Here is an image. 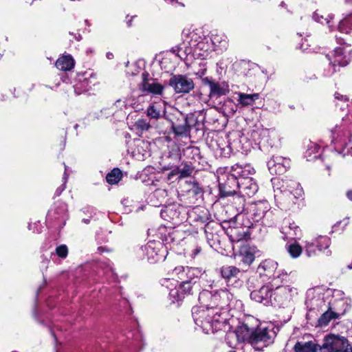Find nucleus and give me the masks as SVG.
Here are the masks:
<instances>
[{
  "mask_svg": "<svg viewBox=\"0 0 352 352\" xmlns=\"http://www.w3.org/2000/svg\"><path fill=\"white\" fill-rule=\"evenodd\" d=\"M147 116L151 118L158 119L162 116L161 111L155 105H151L146 110Z\"/></svg>",
  "mask_w": 352,
  "mask_h": 352,
  "instance_id": "37",
  "label": "nucleus"
},
{
  "mask_svg": "<svg viewBox=\"0 0 352 352\" xmlns=\"http://www.w3.org/2000/svg\"><path fill=\"white\" fill-rule=\"evenodd\" d=\"M202 274V270L197 267H190L184 266L175 267L168 275L172 279L177 278L178 280H185L190 281L194 284L197 279Z\"/></svg>",
  "mask_w": 352,
  "mask_h": 352,
  "instance_id": "11",
  "label": "nucleus"
},
{
  "mask_svg": "<svg viewBox=\"0 0 352 352\" xmlns=\"http://www.w3.org/2000/svg\"><path fill=\"white\" fill-rule=\"evenodd\" d=\"M226 341L227 343L230 345L231 347H236V344L239 343L240 342L236 340V338H228V333L226 335Z\"/></svg>",
  "mask_w": 352,
  "mask_h": 352,
  "instance_id": "44",
  "label": "nucleus"
},
{
  "mask_svg": "<svg viewBox=\"0 0 352 352\" xmlns=\"http://www.w3.org/2000/svg\"><path fill=\"white\" fill-rule=\"evenodd\" d=\"M198 38L196 32L190 28H184L181 35V43L173 47L171 51L181 59H185L191 54L205 58L210 50V45L204 41H198Z\"/></svg>",
  "mask_w": 352,
  "mask_h": 352,
  "instance_id": "1",
  "label": "nucleus"
},
{
  "mask_svg": "<svg viewBox=\"0 0 352 352\" xmlns=\"http://www.w3.org/2000/svg\"><path fill=\"white\" fill-rule=\"evenodd\" d=\"M271 131L268 129L263 127H257L251 132V136L255 142L263 140L265 138L268 137Z\"/></svg>",
  "mask_w": 352,
  "mask_h": 352,
  "instance_id": "29",
  "label": "nucleus"
},
{
  "mask_svg": "<svg viewBox=\"0 0 352 352\" xmlns=\"http://www.w3.org/2000/svg\"><path fill=\"white\" fill-rule=\"evenodd\" d=\"M222 188H223V184H220V188H221V191H222Z\"/></svg>",
  "mask_w": 352,
  "mask_h": 352,
  "instance_id": "57",
  "label": "nucleus"
},
{
  "mask_svg": "<svg viewBox=\"0 0 352 352\" xmlns=\"http://www.w3.org/2000/svg\"><path fill=\"white\" fill-rule=\"evenodd\" d=\"M124 104V101H122L121 100H118L116 102V105H119L120 104Z\"/></svg>",
  "mask_w": 352,
  "mask_h": 352,
  "instance_id": "52",
  "label": "nucleus"
},
{
  "mask_svg": "<svg viewBox=\"0 0 352 352\" xmlns=\"http://www.w3.org/2000/svg\"><path fill=\"white\" fill-rule=\"evenodd\" d=\"M285 248L290 256L293 258H298L302 252V247L296 242L289 244L287 243Z\"/></svg>",
  "mask_w": 352,
  "mask_h": 352,
  "instance_id": "33",
  "label": "nucleus"
},
{
  "mask_svg": "<svg viewBox=\"0 0 352 352\" xmlns=\"http://www.w3.org/2000/svg\"><path fill=\"white\" fill-rule=\"evenodd\" d=\"M233 185H236L239 189V192L243 197H252L258 189L257 184L252 177L241 178L240 180H237V182L233 184Z\"/></svg>",
  "mask_w": 352,
  "mask_h": 352,
  "instance_id": "17",
  "label": "nucleus"
},
{
  "mask_svg": "<svg viewBox=\"0 0 352 352\" xmlns=\"http://www.w3.org/2000/svg\"><path fill=\"white\" fill-rule=\"evenodd\" d=\"M182 238L181 233L178 230H172L168 232V235H165L162 240L165 245L177 244L182 240Z\"/></svg>",
  "mask_w": 352,
  "mask_h": 352,
  "instance_id": "30",
  "label": "nucleus"
},
{
  "mask_svg": "<svg viewBox=\"0 0 352 352\" xmlns=\"http://www.w3.org/2000/svg\"><path fill=\"white\" fill-rule=\"evenodd\" d=\"M289 160L281 156H274L267 162L268 168L272 174L282 175L286 172Z\"/></svg>",
  "mask_w": 352,
  "mask_h": 352,
  "instance_id": "19",
  "label": "nucleus"
},
{
  "mask_svg": "<svg viewBox=\"0 0 352 352\" xmlns=\"http://www.w3.org/2000/svg\"><path fill=\"white\" fill-rule=\"evenodd\" d=\"M270 210V205L267 201H260L255 204L253 211L254 220L258 221L265 217Z\"/></svg>",
  "mask_w": 352,
  "mask_h": 352,
  "instance_id": "24",
  "label": "nucleus"
},
{
  "mask_svg": "<svg viewBox=\"0 0 352 352\" xmlns=\"http://www.w3.org/2000/svg\"><path fill=\"white\" fill-rule=\"evenodd\" d=\"M340 33L349 34L352 30V14L342 20L338 27Z\"/></svg>",
  "mask_w": 352,
  "mask_h": 352,
  "instance_id": "32",
  "label": "nucleus"
},
{
  "mask_svg": "<svg viewBox=\"0 0 352 352\" xmlns=\"http://www.w3.org/2000/svg\"><path fill=\"white\" fill-rule=\"evenodd\" d=\"M134 126L137 130L141 132L148 131L151 128L150 123L146 119L138 120Z\"/></svg>",
  "mask_w": 352,
  "mask_h": 352,
  "instance_id": "36",
  "label": "nucleus"
},
{
  "mask_svg": "<svg viewBox=\"0 0 352 352\" xmlns=\"http://www.w3.org/2000/svg\"><path fill=\"white\" fill-rule=\"evenodd\" d=\"M201 248L199 246H195L193 250L191 251V256L192 258L195 257L200 252H201Z\"/></svg>",
  "mask_w": 352,
  "mask_h": 352,
  "instance_id": "45",
  "label": "nucleus"
},
{
  "mask_svg": "<svg viewBox=\"0 0 352 352\" xmlns=\"http://www.w3.org/2000/svg\"><path fill=\"white\" fill-rule=\"evenodd\" d=\"M335 36H336V38L338 40V43H341L340 41H343V40H344V38H342V37H340V36H338V35H336Z\"/></svg>",
  "mask_w": 352,
  "mask_h": 352,
  "instance_id": "50",
  "label": "nucleus"
},
{
  "mask_svg": "<svg viewBox=\"0 0 352 352\" xmlns=\"http://www.w3.org/2000/svg\"><path fill=\"white\" fill-rule=\"evenodd\" d=\"M83 221L86 223H87L89 222V220L88 219H83Z\"/></svg>",
  "mask_w": 352,
  "mask_h": 352,
  "instance_id": "56",
  "label": "nucleus"
},
{
  "mask_svg": "<svg viewBox=\"0 0 352 352\" xmlns=\"http://www.w3.org/2000/svg\"><path fill=\"white\" fill-rule=\"evenodd\" d=\"M138 88L140 91L153 95H162L164 87L155 79L149 77V74L144 72L142 74V82Z\"/></svg>",
  "mask_w": 352,
  "mask_h": 352,
  "instance_id": "14",
  "label": "nucleus"
},
{
  "mask_svg": "<svg viewBox=\"0 0 352 352\" xmlns=\"http://www.w3.org/2000/svg\"><path fill=\"white\" fill-rule=\"evenodd\" d=\"M238 95V103L241 107L251 106L254 104L255 100L259 98L258 94H248L241 92L236 94Z\"/></svg>",
  "mask_w": 352,
  "mask_h": 352,
  "instance_id": "25",
  "label": "nucleus"
},
{
  "mask_svg": "<svg viewBox=\"0 0 352 352\" xmlns=\"http://www.w3.org/2000/svg\"><path fill=\"white\" fill-rule=\"evenodd\" d=\"M106 56L108 59H112L113 58V54L111 52H107Z\"/></svg>",
  "mask_w": 352,
  "mask_h": 352,
  "instance_id": "48",
  "label": "nucleus"
},
{
  "mask_svg": "<svg viewBox=\"0 0 352 352\" xmlns=\"http://www.w3.org/2000/svg\"><path fill=\"white\" fill-rule=\"evenodd\" d=\"M169 85L175 93L182 94L190 93L195 87L192 79L182 74L173 75L170 78Z\"/></svg>",
  "mask_w": 352,
  "mask_h": 352,
  "instance_id": "13",
  "label": "nucleus"
},
{
  "mask_svg": "<svg viewBox=\"0 0 352 352\" xmlns=\"http://www.w3.org/2000/svg\"><path fill=\"white\" fill-rule=\"evenodd\" d=\"M282 233L285 234L286 239H293L298 236L300 234V230L294 222L288 223L282 228Z\"/></svg>",
  "mask_w": 352,
  "mask_h": 352,
  "instance_id": "26",
  "label": "nucleus"
},
{
  "mask_svg": "<svg viewBox=\"0 0 352 352\" xmlns=\"http://www.w3.org/2000/svg\"><path fill=\"white\" fill-rule=\"evenodd\" d=\"M330 245L331 240L329 237L326 236H318L311 241H306L305 249L309 257L316 254L315 247H316L320 252H324L327 256H330L331 252L328 250Z\"/></svg>",
  "mask_w": 352,
  "mask_h": 352,
  "instance_id": "12",
  "label": "nucleus"
},
{
  "mask_svg": "<svg viewBox=\"0 0 352 352\" xmlns=\"http://www.w3.org/2000/svg\"><path fill=\"white\" fill-rule=\"evenodd\" d=\"M135 145L137 147L138 152L139 153L142 154L144 155L143 151L146 149H148L149 147V144L148 142H145L142 140L138 139L135 140Z\"/></svg>",
  "mask_w": 352,
  "mask_h": 352,
  "instance_id": "38",
  "label": "nucleus"
},
{
  "mask_svg": "<svg viewBox=\"0 0 352 352\" xmlns=\"http://www.w3.org/2000/svg\"><path fill=\"white\" fill-rule=\"evenodd\" d=\"M66 172H67V168H65V173H64V177H63V179L65 181L67 180V175H66Z\"/></svg>",
  "mask_w": 352,
  "mask_h": 352,
  "instance_id": "53",
  "label": "nucleus"
},
{
  "mask_svg": "<svg viewBox=\"0 0 352 352\" xmlns=\"http://www.w3.org/2000/svg\"><path fill=\"white\" fill-rule=\"evenodd\" d=\"M221 275L223 278L230 281L232 278H236L241 274V270L232 265H223L220 269Z\"/></svg>",
  "mask_w": 352,
  "mask_h": 352,
  "instance_id": "22",
  "label": "nucleus"
},
{
  "mask_svg": "<svg viewBox=\"0 0 352 352\" xmlns=\"http://www.w3.org/2000/svg\"><path fill=\"white\" fill-rule=\"evenodd\" d=\"M283 192V196L292 203H294L296 199L302 197L303 195L302 188L294 181L287 183Z\"/></svg>",
  "mask_w": 352,
  "mask_h": 352,
  "instance_id": "20",
  "label": "nucleus"
},
{
  "mask_svg": "<svg viewBox=\"0 0 352 352\" xmlns=\"http://www.w3.org/2000/svg\"><path fill=\"white\" fill-rule=\"evenodd\" d=\"M174 118H171L168 116H164L171 122L172 129L174 133L178 135L187 134L190 131V126L188 123L187 118L181 112L175 111L173 114Z\"/></svg>",
  "mask_w": 352,
  "mask_h": 352,
  "instance_id": "16",
  "label": "nucleus"
},
{
  "mask_svg": "<svg viewBox=\"0 0 352 352\" xmlns=\"http://www.w3.org/2000/svg\"><path fill=\"white\" fill-rule=\"evenodd\" d=\"M212 42L216 50H224L227 49L228 45L227 38L224 36H214Z\"/></svg>",
  "mask_w": 352,
  "mask_h": 352,
  "instance_id": "34",
  "label": "nucleus"
},
{
  "mask_svg": "<svg viewBox=\"0 0 352 352\" xmlns=\"http://www.w3.org/2000/svg\"><path fill=\"white\" fill-rule=\"evenodd\" d=\"M56 253L59 257L65 258L68 254V248L65 245H60L56 247Z\"/></svg>",
  "mask_w": 352,
  "mask_h": 352,
  "instance_id": "41",
  "label": "nucleus"
},
{
  "mask_svg": "<svg viewBox=\"0 0 352 352\" xmlns=\"http://www.w3.org/2000/svg\"><path fill=\"white\" fill-rule=\"evenodd\" d=\"M347 197L352 201V190H350L347 192Z\"/></svg>",
  "mask_w": 352,
  "mask_h": 352,
  "instance_id": "49",
  "label": "nucleus"
},
{
  "mask_svg": "<svg viewBox=\"0 0 352 352\" xmlns=\"http://www.w3.org/2000/svg\"><path fill=\"white\" fill-rule=\"evenodd\" d=\"M278 267V263L274 260L267 259L264 261L259 266V268H262L264 271L267 273V275H274Z\"/></svg>",
  "mask_w": 352,
  "mask_h": 352,
  "instance_id": "31",
  "label": "nucleus"
},
{
  "mask_svg": "<svg viewBox=\"0 0 352 352\" xmlns=\"http://www.w3.org/2000/svg\"><path fill=\"white\" fill-rule=\"evenodd\" d=\"M273 289L269 285H264L258 290L251 292L250 297L256 302L265 305H272Z\"/></svg>",
  "mask_w": 352,
  "mask_h": 352,
  "instance_id": "18",
  "label": "nucleus"
},
{
  "mask_svg": "<svg viewBox=\"0 0 352 352\" xmlns=\"http://www.w3.org/2000/svg\"><path fill=\"white\" fill-rule=\"evenodd\" d=\"M192 173V169L190 165L184 164L179 167H177L171 171L170 175H179V178H184L190 176Z\"/></svg>",
  "mask_w": 352,
  "mask_h": 352,
  "instance_id": "28",
  "label": "nucleus"
},
{
  "mask_svg": "<svg viewBox=\"0 0 352 352\" xmlns=\"http://www.w3.org/2000/svg\"><path fill=\"white\" fill-rule=\"evenodd\" d=\"M259 321L256 318L249 316L234 331L228 333V338H236L239 342H248L251 344L254 329L258 325Z\"/></svg>",
  "mask_w": 352,
  "mask_h": 352,
  "instance_id": "6",
  "label": "nucleus"
},
{
  "mask_svg": "<svg viewBox=\"0 0 352 352\" xmlns=\"http://www.w3.org/2000/svg\"><path fill=\"white\" fill-rule=\"evenodd\" d=\"M203 81L209 86L210 97H219L229 92V86L226 82H215L208 78H204Z\"/></svg>",
  "mask_w": 352,
  "mask_h": 352,
  "instance_id": "21",
  "label": "nucleus"
},
{
  "mask_svg": "<svg viewBox=\"0 0 352 352\" xmlns=\"http://www.w3.org/2000/svg\"><path fill=\"white\" fill-rule=\"evenodd\" d=\"M142 251L145 254L148 262L155 263L164 260L167 250L159 241H151L142 248Z\"/></svg>",
  "mask_w": 352,
  "mask_h": 352,
  "instance_id": "9",
  "label": "nucleus"
},
{
  "mask_svg": "<svg viewBox=\"0 0 352 352\" xmlns=\"http://www.w3.org/2000/svg\"><path fill=\"white\" fill-rule=\"evenodd\" d=\"M321 352H352V346L343 336L330 334L324 337Z\"/></svg>",
  "mask_w": 352,
  "mask_h": 352,
  "instance_id": "8",
  "label": "nucleus"
},
{
  "mask_svg": "<svg viewBox=\"0 0 352 352\" xmlns=\"http://www.w3.org/2000/svg\"><path fill=\"white\" fill-rule=\"evenodd\" d=\"M333 298H335V300H339L338 302H344L346 303L347 302V299L344 297V294L341 290H334L333 293ZM335 301H333V303H335Z\"/></svg>",
  "mask_w": 352,
  "mask_h": 352,
  "instance_id": "42",
  "label": "nucleus"
},
{
  "mask_svg": "<svg viewBox=\"0 0 352 352\" xmlns=\"http://www.w3.org/2000/svg\"><path fill=\"white\" fill-rule=\"evenodd\" d=\"M335 314L331 311H326L322 316L320 317L319 322L321 325H326L328 324L329 320L331 318H333Z\"/></svg>",
  "mask_w": 352,
  "mask_h": 352,
  "instance_id": "39",
  "label": "nucleus"
},
{
  "mask_svg": "<svg viewBox=\"0 0 352 352\" xmlns=\"http://www.w3.org/2000/svg\"><path fill=\"white\" fill-rule=\"evenodd\" d=\"M335 98L338 100H347L348 98L346 96H343L339 93L335 94Z\"/></svg>",
  "mask_w": 352,
  "mask_h": 352,
  "instance_id": "46",
  "label": "nucleus"
},
{
  "mask_svg": "<svg viewBox=\"0 0 352 352\" xmlns=\"http://www.w3.org/2000/svg\"><path fill=\"white\" fill-rule=\"evenodd\" d=\"M234 298L228 289H221L215 292L202 291L199 296L200 305L209 307L219 311H226L228 316V307L232 306Z\"/></svg>",
  "mask_w": 352,
  "mask_h": 352,
  "instance_id": "3",
  "label": "nucleus"
},
{
  "mask_svg": "<svg viewBox=\"0 0 352 352\" xmlns=\"http://www.w3.org/2000/svg\"><path fill=\"white\" fill-rule=\"evenodd\" d=\"M313 17H314V20L316 21L317 22H319L320 23H325L326 24L328 25V26L330 28H331V25H330L331 19V16H329V18H324L323 16L320 15L318 12H315L314 14Z\"/></svg>",
  "mask_w": 352,
  "mask_h": 352,
  "instance_id": "40",
  "label": "nucleus"
},
{
  "mask_svg": "<svg viewBox=\"0 0 352 352\" xmlns=\"http://www.w3.org/2000/svg\"><path fill=\"white\" fill-rule=\"evenodd\" d=\"M89 52H90V53H92V52H93V50H91V49H90V50H87V53H89Z\"/></svg>",
  "mask_w": 352,
  "mask_h": 352,
  "instance_id": "54",
  "label": "nucleus"
},
{
  "mask_svg": "<svg viewBox=\"0 0 352 352\" xmlns=\"http://www.w3.org/2000/svg\"><path fill=\"white\" fill-rule=\"evenodd\" d=\"M235 192L234 190H228L225 192L224 196H228L234 194Z\"/></svg>",
  "mask_w": 352,
  "mask_h": 352,
  "instance_id": "47",
  "label": "nucleus"
},
{
  "mask_svg": "<svg viewBox=\"0 0 352 352\" xmlns=\"http://www.w3.org/2000/svg\"><path fill=\"white\" fill-rule=\"evenodd\" d=\"M251 345L256 350H262L274 342L276 333L272 328L258 325L254 329Z\"/></svg>",
  "mask_w": 352,
  "mask_h": 352,
  "instance_id": "7",
  "label": "nucleus"
},
{
  "mask_svg": "<svg viewBox=\"0 0 352 352\" xmlns=\"http://www.w3.org/2000/svg\"><path fill=\"white\" fill-rule=\"evenodd\" d=\"M232 173L228 177V182L225 184V188L226 186L232 187L233 184L237 182V180L244 177H250V176L255 173L254 168L250 165L245 164L243 166L238 164L232 167Z\"/></svg>",
  "mask_w": 352,
  "mask_h": 352,
  "instance_id": "15",
  "label": "nucleus"
},
{
  "mask_svg": "<svg viewBox=\"0 0 352 352\" xmlns=\"http://www.w3.org/2000/svg\"><path fill=\"white\" fill-rule=\"evenodd\" d=\"M170 3H178L179 5H181L182 6H184V4L182 3H180L177 1V0H169Z\"/></svg>",
  "mask_w": 352,
  "mask_h": 352,
  "instance_id": "51",
  "label": "nucleus"
},
{
  "mask_svg": "<svg viewBox=\"0 0 352 352\" xmlns=\"http://www.w3.org/2000/svg\"><path fill=\"white\" fill-rule=\"evenodd\" d=\"M102 249H103V248H101V247H100V248H98V250H99V251L102 250Z\"/></svg>",
  "mask_w": 352,
  "mask_h": 352,
  "instance_id": "58",
  "label": "nucleus"
},
{
  "mask_svg": "<svg viewBox=\"0 0 352 352\" xmlns=\"http://www.w3.org/2000/svg\"><path fill=\"white\" fill-rule=\"evenodd\" d=\"M254 249L249 246H244L240 250L241 261L247 265H250L255 258Z\"/></svg>",
  "mask_w": 352,
  "mask_h": 352,
  "instance_id": "27",
  "label": "nucleus"
},
{
  "mask_svg": "<svg viewBox=\"0 0 352 352\" xmlns=\"http://www.w3.org/2000/svg\"><path fill=\"white\" fill-rule=\"evenodd\" d=\"M127 25H128V26H131V21H127Z\"/></svg>",
  "mask_w": 352,
  "mask_h": 352,
  "instance_id": "55",
  "label": "nucleus"
},
{
  "mask_svg": "<svg viewBox=\"0 0 352 352\" xmlns=\"http://www.w3.org/2000/svg\"><path fill=\"white\" fill-rule=\"evenodd\" d=\"M122 177V173L118 168H114L111 173L107 175V182L111 184L118 183Z\"/></svg>",
  "mask_w": 352,
  "mask_h": 352,
  "instance_id": "35",
  "label": "nucleus"
},
{
  "mask_svg": "<svg viewBox=\"0 0 352 352\" xmlns=\"http://www.w3.org/2000/svg\"><path fill=\"white\" fill-rule=\"evenodd\" d=\"M192 315L196 325L206 334L220 330L227 320L226 311H216L203 305L194 307Z\"/></svg>",
  "mask_w": 352,
  "mask_h": 352,
  "instance_id": "2",
  "label": "nucleus"
},
{
  "mask_svg": "<svg viewBox=\"0 0 352 352\" xmlns=\"http://www.w3.org/2000/svg\"><path fill=\"white\" fill-rule=\"evenodd\" d=\"M320 150V146L316 143L311 142L309 145V148L307 149V153L311 154V153H318Z\"/></svg>",
  "mask_w": 352,
  "mask_h": 352,
  "instance_id": "43",
  "label": "nucleus"
},
{
  "mask_svg": "<svg viewBox=\"0 0 352 352\" xmlns=\"http://www.w3.org/2000/svg\"><path fill=\"white\" fill-rule=\"evenodd\" d=\"M181 283L178 286V280L169 278L162 280V285L169 290V298L173 302L183 299L186 294H189L192 289V283L190 281L180 280Z\"/></svg>",
  "mask_w": 352,
  "mask_h": 352,
  "instance_id": "4",
  "label": "nucleus"
},
{
  "mask_svg": "<svg viewBox=\"0 0 352 352\" xmlns=\"http://www.w3.org/2000/svg\"><path fill=\"white\" fill-rule=\"evenodd\" d=\"M327 57L330 61L329 70L325 76H330L337 71L338 66H346L352 59V50L349 46L338 47Z\"/></svg>",
  "mask_w": 352,
  "mask_h": 352,
  "instance_id": "5",
  "label": "nucleus"
},
{
  "mask_svg": "<svg viewBox=\"0 0 352 352\" xmlns=\"http://www.w3.org/2000/svg\"><path fill=\"white\" fill-rule=\"evenodd\" d=\"M297 293L296 288L289 285L276 287L273 289L272 305L284 307Z\"/></svg>",
  "mask_w": 352,
  "mask_h": 352,
  "instance_id": "10",
  "label": "nucleus"
},
{
  "mask_svg": "<svg viewBox=\"0 0 352 352\" xmlns=\"http://www.w3.org/2000/svg\"><path fill=\"white\" fill-rule=\"evenodd\" d=\"M74 66V60L70 55L60 57L56 62V67L62 71H69Z\"/></svg>",
  "mask_w": 352,
  "mask_h": 352,
  "instance_id": "23",
  "label": "nucleus"
}]
</instances>
